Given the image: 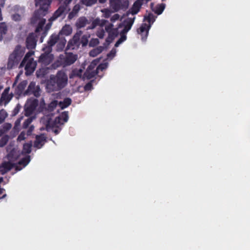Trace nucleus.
Here are the masks:
<instances>
[{"mask_svg": "<svg viewBox=\"0 0 250 250\" xmlns=\"http://www.w3.org/2000/svg\"><path fill=\"white\" fill-rule=\"evenodd\" d=\"M7 152L6 158L0 165V173L2 175L10 170L14 167L17 170H20L26 166L30 161V156L26 155L21 158L18 163H17L16 161L23 155L22 153H20L18 148L10 146L7 148Z\"/></svg>", "mask_w": 250, "mask_h": 250, "instance_id": "1", "label": "nucleus"}, {"mask_svg": "<svg viewBox=\"0 0 250 250\" xmlns=\"http://www.w3.org/2000/svg\"><path fill=\"white\" fill-rule=\"evenodd\" d=\"M66 42L63 38H59L58 35H52L48 41V46L43 48L44 53L40 56L39 62L44 65L49 64L53 60V56L50 54L51 47L57 43L58 49L61 50L64 48Z\"/></svg>", "mask_w": 250, "mask_h": 250, "instance_id": "2", "label": "nucleus"}, {"mask_svg": "<svg viewBox=\"0 0 250 250\" xmlns=\"http://www.w3.org/2000/svg\"><path fill=\"white\" fill-rule=\"evenodd\" d=\"M51 2V0H35V4L39 7V9L35 13L31 21L34 23H38L36 32L42 30L45 22V20L42 17L46 14Z\"/></svg>", "mask_w": 250, "mask_h": 250, "instance_id": "3", "label": "nucleus"}, {"mask_svg": "<svg viewBox=\"0 0 250 250\" xmlns=\"http://www.w3.org/2000/svg\"><path fill=\"white\" fill-rule=\"evenodd\" d=\"M68 77L62 71H59L56 75H51L47 81L46 88L48 92L59 91L67 84Z\"/></svg>", "mask_w": 250, "mask_h": 250, "instance_id": "4", "label": "nucleus"}, {"mask_svg": "<svg viewBox=\"0 0 250 250\" xmlns=\"http://www.w3.org/2000/svg\"><path fill=\"white\" fill-rule=\"evenodd\" d=\"M68 119V113L66 112L62 113L59 116L53 119L52 116L50 114L43 116L41 120V124L44 125L42 127L41 130L46 129L48 130L52 127H59L60 125L66 122Z\"/></svg>", "mask_w": 250, "mask_h": 250, "instance_id": "5", "label": "nucleus"}, {"mask_svg": "<svg viewBox=\"0 0 250 250\" xmlns=\"http://www.w3.org/2000/svg\"><path fill=\"white\" fill-rule=\"evenodd\" d=\"M143 2V0H137L134 3L132 7L127 14L128 16L131 14L132 17H128L124 21L123 25L124 29L122 31H121V33L123 34L126 33L131 29L135 19L134 15L137 14L139 11Z\"/></svg>", "mask_w": 250, "mask_h": 250, "instance_id": "6", "label": "nucleus"}, {"mask_svg": "<svg viewBox=\"0 0 250 250\" xmlns=\"http://www.w3.org/2000/svg\"><path fill=\"white\" fill-rule=\"evenodd\" d=\"M155 19L156 17L151 13H149L147 15L145 16L144 21L145 22L143 23L137 30L138 34L141 36L142 41H146L149 30L152 23L155 21Z\"/></svg>", "mask_w": 250, "mask_h": 250, "instance_id": "7", "label": "nucleus"}, {"mask_svg": "<svg viewBox=\"0 0 250 250\" xmlns=\"http://www.w3.org/2000/svg\"><path fill=\"white\" fill-rule=\"evenodd\" d=\"M25 53V48L20 45L17 46L12 53L10 54L8 59L7 67L11 69L17 65Z\"/></svg>", "mask_w": 250, "mask_h": 250, "instance_id": "8", "label": "nucleus"}, {"mask_svg": "<svg viewBox=\"0 0 250 250\" xmlns=\"http://www.w3.org/2000/svg\"><path fill=\"white\" fill-rule=\"evenodd\" d=\"M33 54V52L27 53L20 64V67L25 65V73L27 75H30L34 72L37 65L36 62L34 61L33 58H31Z\"/></svg>", "mask_w": 250, "mask_h": 250, "instance_id": "9", "label": "nucleus"}, {"mask_svg": "<svg viewBox=\"0 0 250 250\" xmlns=\"http://www.w3.org/2000/svg\"><path fill=\"white\" fill-rule=\"evenodd\" d=\"M72 0H65L64 4L61 6L58 10L54 13L52 17L50 18V21H53L58 17L64 16L65 14L70 10L67 5L69 4Z\"/></svg>", "mask_w": 250, "mask_h": 250, "instance_id": "10", "label": "nucleus"}, {"mask_svg": "<svg viewBox=\"0 0 250 250\" xmlns=\"http://www.w3.org/2000/svg\"><path fill=\"white\" fill-rule=\"evenodd\" d=\"M128 5V1L126 0H110V7L114 11L126 8Z\"/></svg>", "mask_w": 250, "mask_h": 250, "instance_id": "11", "label": "nucleus"}, {"mask_svg": "<svg viewBox=\"0 0 250 250\" xmlns=\"http://www.w3.org/2000/svg\"><path fill=\"white\" fill-rule=\"evenodd\" d=\"M38 104V101L36 99H30L28 100L24 106L25 115L29 116L32 115Z\"/></svg>", "mask_w": 250, "mask_h": 250, "instance_id": "12", "label": "nucleus"}, {"mask_svg": "<svg viewBox=\"0 0 250 250\" xmlns=\"http://www.w3.org/2000/svg\"><path fill=\"white\" fill-rule=\"evenodd\" d=\"M77 58V55L72 53H68L64 55L60 56L61 62L64 66L69 65L73 63Z\"/></svg>", "mask_w": 250, "mask_h": 250, "instance_id": "13", "label": "nucleus"}, {"mask_svg": "<svg viewBox=\"0 0 250 250\" xmlns=\"http://www.w3.org/2000/svg\"><path fill=\"white\" fill-rule=\"evenodd\" d=\"M98 62V61L95 60L91 63L84 74V78H86L87 79H90L95 76L97 72L94 71L93 69Z\"/></svg>", "mask_w": 250, "mask_h": 250, "instance_id": "14", "label": "nucleus"}, {"mask_svg": "<svg viewBox=\"0 0 250 250\" xmlns=\"http://www.w3.org/2000/svg\"><path fill=\"white\" fill-rule=\"evenodd\" d=\"M81 35V32L80 31L75 34L73 39L70 40L67 44V47L69 49H74L76 47H78L80 44V38Z\"/></svg>", "mask_w": 250, "mask_h": 250, "instance_id": "15", "label": "nucleus"}, {"mask_svg": "<svg viewBox=\"0 0 250 250\" xmlns=\"http://www.w3.org/2000/svg\"><path fill=\"white\" fill-rule=\"evenodd\" d=\"M14 10L16 13L12 15V19L15 21L21 20L24 13V9L19 6H16L14 7Z\"/></svg>", "mask_w": 250, "mask_h": 250, "instance_id": "16", "label": "nucleus"}, {"mask_svg": "<svg viewBox=\"0 0 250 250\" xmlns=\"http://www.w3.org/2000/svg\"><path fill=\"white\" fill-rule=\"evenodd\" d=\"M40 88L36 85V83L34 82H31L29 84L27 90L25 93L26 94H33L36 97H38L39 95Z\"/></svg>", "mask_w": 250, "mask_h": 250, "instance_id": "17", "label": "nucleus"}, {"mask_svg": "<svg viewBox=\"0 0 250 250\" xmlns=\"http://www.w3.org/2000/svg\"><path fill=\"white\" fill-rule=\"evenodd\" d=\"M10 90L9 88H6L2 94L0 100V104H6L12 99V95L9 93Z\"/></svg>", "mask_w": 250, "mask_h": 250, "instance_id": "18", "label": "nucleus"}, {"mask_svg": "<svg viewBox=\"0 0 250 250\" xmlns=\"http://www.w3.org/2000/svg\"><path fill=\"white\" fill-rule=\"evenodd\" d=\"M72 32V28L70 25L66 24L62 28V30L60 31L58 34H54V35H58L59 38H63L65 41L66 40L62 35L68 36Z\"/></svg>", "mask_w": 250, "mask_h": 250, "instance_id": "19", "label": "nucleus"}, {"mask_svg": "<svg viewBox=\"0 0 250 250\" xmlns=\"http://www.w3.org/2000/svg\"><path fill=\"white\" fill-rule=\"evenodd\" d=\"M46 137L43 134L36 136L34 146L37 148H41L46 142Z\"/></svg>", "mask_w": 250, "mask_h": 250, "instance_id": "20", "label": "nucleus"}, {"mask_svg": "<svg viewBox=\"0 0 250 250\" xmlns=\"http://www.w3.org/2000/svg\"><path fill=\"white\" fill-rule=\"evenodd\" d=\"M36 36L34 34H30L26 40L27 47L28 48H34L36 45Z\"/></svg>", "mask_w": 250, "mask_h": 250, "instance_id": "21", "label": "nucleus"}, {"mask_svg": "<svg viewBox=\"0 0 250 250\" xmlns=\"http://www.w3.org/2000/svg\"><path fill=\"white\" fill-rule=\"evenodd\" d=\"M113 24L109 23L108 25H106L105 28L106 31L109 33V35L111 36V38H114L119 33L118 29L113 28Z\"/></svg>", "mask_w": 250, "mask_h": 250, "instance_id": "22", "label": "nucleus"}, {"mask_svg": "<svg viewBox=\"0 0 250 250\" xmlns=\"http://www.w3.org/2000/svg\"><path fill=\"white\" fill-rule=\"evenodd\" d=\"M12 127V125L9 123H5L0 126V137L8 132Z\"/></svg>", "mask_w": 250, "mask_h": 250, "instance_id": "23", "label": "nucleus"}, {"mask_svg": "<svg viewBox=\"0 0 250 250\" xmlns=\"http://www.w3.org/2000/svg\"><path fill=\"white\" fill-rule=\"evenodd\" d=\"M71 103V100L67 98L64 99L63 101H60L59 103V107L60 109H63L68 107Z\"/></svg>", "mask_w": 250, "mask_h": 250, "instance_id": "24", "label": "nucleus"}, {"mask_svg": "<svg viewBox=\"0 0 250 250\" xmlns=\"http://www.w3.org/2000/svg\"><path fill=\"white\" fill-rule=\"evenodd\" d=\"M104 47L103 46H98L91 50L89 52V55L93 57H96L97 55L101 53Z\"/></svg>", "mask_w": 250, "mask_h": 250, "instance_id": "25", "label": "nucleus"}, {"mask_svg": "<svg viewBox=\"0 0 250 250\" xmlns=\"http://www.w3.org/2000/svg\"><path fill=\"white\" fill-rule=\"evenodd\" d=\"M80 9V6L79 4H76L74 6L72 11L69 14L68 18L71 20L75 17Z\"/></svg>", "mask_w": 250, "mask_h": 250, "instance_id": "26", "label": "nucleus"}, {"mask_svg": "<svg viewBox=\"0 0 250 250\" xmlns=\"http://www.w3.org/2000/svg\"><path fill=\"white\" fill-rule=\"evenodd\" d=\"M83 70L82 69H75L71 72L69 76L70 78H73L77 77L81 78L82 76Z\"/></svg>", "mask_w": 250, "mask_h": 250, "instance_id": "27", "label": "nucleus"}, {"mask_svg": "<svg viewBox=\"0 0 250 250\" xmlns=\"http://www.w3.org/2000/svg\"><path fill=\"white\" fill-rule=\"evenodd\" d=\"M7 31V27L4 23H0V41L3 39V35H5Z\"/></svg>", "mask_w": 250, "mask_h": 250, "instance_id": "28", "label": "nucleus"}, {"mask_svg": "<svg viewBox=\"0 0 250 250\" xmlns=\"http://www.w3.org/2000/svg\"><path fill=\"white\" fill-rule=\"evenodd\" d=\"M59 102L57 100L52 101L48 105V110L50 111H52L56 107H59Z\"/></svg>", "mask_w": 250, "mask_h": 250, "instance_id": "29", "label": "nucleus"}, {"mask_svg": "<svg viewBox=\"0 0 250 250\" xmlns=\"http://www.w3.org/2000/svg\"><path fill=\"white\" fill-rule=\"evenodd\" d=\"M165 6L166 5L164 3L158 5L155 8V12L158 15L161 14L164 10Z\"/></svg>", "mask_w": 250, "mask_h": 250, "instance_id": "30", "label": "nucleus"}, {"mask_svg": "<svg viewBox=\"0 0 250 250\" xmlns=\"http://www.w3.org/2000/svg\"><path fill=\"white\" fill-rule=\"evenodd\" d=\"M87 20L85 18H81L79 19L77 23V26L81 28L86 24Z\"/></svg>", "mask_w": 250, "mask_h": 250, "instance_id": "31", "label": "nucleus"}, {"mask_svg": "<svg viewBox=\"0 0 250 250\" xmlns=\"http://www.w3.org/2000/svg\"><path fill=\"white\" fill-rule=\"evenodd\" d=\"M32 144L31 143L25 144L23 145V151L24 153H29L31 152Z\"/></svg>", "mask_w": 250, "mask_h": 250, "instance_id": "32", "label": "nucleus"}, {"mask_svg": "<svg viewBox=\"0 0 250 250\" xmlns=\"http://www.w3.org/2000/svg\"><path fill=\"white\" fill-rule=\"evenodd\" d=\"M106 22V21L105 20L101 21L99 19H96L93 21L92 23L93 26L92 28H94L97 25H100L101 26H102L103 24H105Z\"/></svg>", "mask_w": 250, "mask_h": 250, "instance_id": "33", "label": "nucleus"}, {"mask_svg": "<svg viewBox=\"0 0 250 250\" xmlns=\"http://www.w3.org/2000/svg\"><path fill=\"white\" fill-rule=\"evenodd\" d=\"M7 116V113L4 110H0V124L4 121Z\"/></svg>", "mask_w": 250, "mask_h": 250, "instance_id": "34", "label": "nucleus"}, {"mask_svg": "<svg viewBox=\"0 0 250 250\" xmlns=\"http://www.w3.org/2000/svg\"><path fill=\"white\" fill-rule=\"evenodd\" d=\"M8 140L9 136L8 135L3 136L0 140V146L2 147L4 146L7 143Z\"/></svg>", "mask_w": 250, "mask_h": 250, "instance_id": "35", "label": "nucleus"}, {"mask_svg": "<svg viewBox=\"0 0 250 250\" xmlns=\"http://www.w3.org/2000/svg\"><path fill=\"white\" fill-rule=\"evenodd\" d=\"M117 52V50L115 48H113L109 53H108L107 55V59L111 60H112L116 55Z\"/></svg>", "mask_w": 250, "mask_h": 250, "instance_id": "36", "label": "nucleus"}, {"mask_svg": "<svg viewBox=\"0 0 250 250\" xmlns=\"http://www.w3.org/2000/svg\"><path fill=\"white\" fill-rule=\"evenodd\" d=\"M97 0H81V2L87 6H90L95 3Z\"/></svg>", "mask_w": 250, "mask_h": 250, "instance_id": "37", "label": "nucleus"}, {"mask_svg": "<svg viewBox=\"0 0 250 250\" xmlns=\"http://www.w3.org/2000/svg\"><path fill=\"white\" fill-rule=\"evenodd\" d=\"M35 118L34 117H30L28 118L24 122L23 126L24 128H26L32 122L33 119Z\"/></svg>", "mask_w": 250, "mask_h": 250, "instance_id": "38", "label": "nucleus"}, {"mask_svg": "<svg viewBox=\"0 0 250 250\" xmlns=\"http://www.w3.org/2000/svg\"><path fill=\"white\" fill-rule=\"evenodd\" d=\"M101 11L103 13L104 17L106 18H108L112 12L110 10L108 9H103Z\"/></svg>", "mask_w": 250, "mask_h": 250, "instance_id": "39", "label": "nucleus"}, {"mask_svg": "<svg viewBox=\"0 0 250 250\" xmlns=\"http://www.w3.org/2000/svg\"><path fill=\"white\" fill-rule=\"evenodd\" d=\"M107 66H108V63H107V62L101 63L97 68V70H96L97 71V72L98 73V71L100 70L101 71H103V70L105 69L107 67Z\"/></svg>", "mask_w": 250, "mask_h": 250, "instance_id": "40", "label": "nucleus"}, {"mask_svg": "<svg viewBox=\"0 0 250 250\" xmlns=\"http://www.w3.org/2000/svg\"><path fill=\"white\" fill-rule=\"evenodd\" d=\"M99 43L98 39H92L89 42V45L91 46H95Z\"/></svg>", "mask_w": 250, "mask_h": 250, "instance_id": "41", "label": "nucleus"}, {"mask_svg": "<svg viewBox=\"0 0 250 250\" xmlns=\"http://www.w3.org/2000/svg\"><path fill=\"white\" fill-rule=\"evenodd\" d=\"M126 40V37L125 36H122L121 38L116 42L115 44V47H118L121 43Z\"/></svg>", "mask_w": 250, "mask_h": 250, "instance_id": "42", "label": "nucleus"}, {"mask_svg": "<svg viewBox=\"0 0 250 250\" xmlns=\"http://www.w3.org/2000/svg\"><path fill=\"white\" fill-rule=\"evenodd\" d=\"M89 37V36L84 35L83 36L82 38V43L83 46H84L87 44L88 42V38Z\"/></svg>", "mask_w": 250, "mask_h": 250, "instance_id": "43", "label": "nucleus"}, {"mask_svg": "<svg viewBox=\"0 0 250 250\" xmlns=\"http://www.w3.org/2000/svg\"><path fill=\"white\" fill-rule=\"evenodd\" d=\"M25 138H26L25 133L23 132H22L21 133V134L18 136V140L19 141H21L22 140H24Z\"/></svg>", "mask_w": 250, "mask_h": 250, "instance_id": "44", "label": "nucleus"}, {"mask_svg": "<svg viewBox=\"0 0 250 250\" xmlns=\"http://www.w3.org/2000/svg\"><path fill=\"white\" fill-rule=\"evenodd\" d=\"M120 18V15L118 14H114L111 18V21L112 22H115L116 21L119 20Z\"/></svg>", "mask_w": 250, "mask_h": 250, "instance_id": "45", "label": "nucleus"}, {"mask_svg": "<svg viewBox=\"0 0 250 250\" xmlns=\"http://www.w3.org/2000/svg\"><path fill=\"white\" fill-rule=\"evenodd\" d=\"M104 32L103 29H102L100 31H98L97 34V36L100 38H103L104 36Z\"/></svg>", "mask_w": 250, "mask_h": 250, "instance_id": "46", "label": "nucleus"}, {"mask_svg": "<svg viewBox=\"0 0 250 250\" xmlns=\"http://www.w3.org/2000/svg\"><path fill=\"white\" fill-rule=\"evenodd\" d=\"M92 84L91 83H87L84 87L85 90H89L91 89Z\"/></svg>", "mask_w": 250, "mask_h": 250, "instance_id": "47", "label": "nucleus"}, {"mask_svg": "<svg viewBox=\"0 0 250 250\" xmlns=\"http://www.w3.org/2000/svg\"><path fill=\"white\" fill-rule=\"evenodd\" d=\"M34 126H33V125L30 126L28 131H27V135H30L31 132H32V131L34 130Z\"/></svg>", "mask_w": 250, "mask_h": 250, "instance_id": "48", "label": "nucleus"}, {"mask_svg": "<svg viewBox=\"0 0 250 250\" xmlns=\"http://www.w3.org/2000/svg\"><path fill=\"white\" fill-rule=\"evenodd\" d=\"M4 0H0V5H1V6H3L4 5Z\"/></svg>", "mask_w": 250, "mask_h": 250, "instance_id": "49", "label": "nucleus"}, {"mask_svg": "<svg viewBox=\"0 0 250 250\" xmlns=\"http://www.w3.org/2000/svg\"><path fill=\"white\" fill-rule=\"evenodd\" d=\"M21 119H19V120H17V121L16 122V123H15V125H16V126H18V125L20 124V122H21Z\"/></svg>", "mask_w": 250, "mask_h": 250, "instance_id": "50", "label": "nucleus"}, {"mask_svg": "<svg viewBox=\"0 0 250 250\" xmlns=\"http://www.w3.org/2000/svg\"><path fill=\"white\" fill-rule=\"evenodd\" d=\"M26 84V83L25 82H23L22 83H21V84L20 85V86H25V85Z\"/></svg>", "mask_w": 250, "mask_h": 250, "instance_id": "51", "label": "nucleus"}, {"mask_svg": "<svg viewBox=\"0 0 250 250\" xmlns=\"http://www.w3.org/2000/svg\"><path fill=\"white\" fill-rule=\"evenodd\" d=\"M51 25V23H50V24H47L46 25V29L48 30L49 28H50V26Z\"/></svg>", "mask_w": 250, "mask_h": 250, "instance_id": "52", "label": "nucleus"}, {"mask_svg": "<svg viewBox=\"0 0 250 250\" xmlns=\"http://www.w3.org/2000/svg\"><path fill=\"white\" fill-rule=\"evenodd\" d=\"M4 190V189L3 188H2L0 187V195H1L2 193Z\"/></svg>", "mask_w": 250, "mask_h": 250, "instance_id": "53", "label": "nucleus"}, {"mask_svg": "<svg viewBox=\"0 0 250 250\" xmlns=\"http://www.w3.org/2000/svg\"><path fill=\"white\" fill-rule=\"evenodd\" d=\"M106 0H99V2L102 3L105 2Z\"/></svg>", "mask_w": 250, "mask_h": 250, "instance_id": "54", "label": "nucleus"}, {"mask_svg": "<svg viewBox=\"0 0 250 250\" xmlns=\"http://www.w3.org/2000/svg\"><path fill=\"white\" fill-rule=\"evenodd\" d=\"M3 181V178L1 177H0V183H1Z\"/></svg>", "mask_w": 250, "mask_h": 250, "instance_id": "55", "label": "nucleus"}, {"mask_svg": "<svg viewBox=\"0 0 250 250\" xmlns=\"http://www.w3.org/2000/svg\"><path fill=\"white\" fill-rule=\"evenodd\" d=\"M54 132H55V133L56 134H58V130L55 129V130H54Z\"/></svg>", "mask_w": 250, "mask_h": 250, "instance_id": "56", "label": "nucleus"}, {"mask_svg": "<svg viewBox=\"0 0 250 250\" xmlns=\"http://www.w3.org/2000/svg\"><path fill=\"white\" fill-rule=\"evenodd\" d=\"M6 195L5 194H4V195L2 196V197L1 198H0V200L1 198H3L5 197L6 196Z\"/></svg>", "mask_w": 250, "mask_h": 250, "instance_id": "57", "label": "nucleus"}, {"mask_svg": "<svg viewBox=\"0 0 250 250\" xmlns=\"http://www.w3.org/2000/svg\"><path fill=\"white\" fill-rule=\"evenodd\" d=\"M2 89V87L0 85V90Z\"/></svg>", "mask_w": 250, "mask_h": 250, "instance_id": "58", "label": "nucleus"}, {"mask_svg": "<svg viewBox=\"0 0 250 250\" xmlns=\"http://www.w3.org/2000/svg\"><path fill=\"white\" fill-rule=\"evenodd\" d=\"M122 26V25H120V26H119V28H120V27H121Z\"/></svg>", "mask_w": 250, "mask_h": 250, "instance_id": "59", "label": "nucleus"}, {"mask_svg": "<svg viewBox=\"0 0 250 250\" xmlns=\"http://www.w3.org/2000/svg\"><path fill=\"white\" fill-rule=\"evenodd\" d=\"M147 1H149L150 0H146Z\"/></svg>", "mask_w": 250, "mask_h": 250, "instance_id": "60", "label": "nucleus"}]
</instances>
